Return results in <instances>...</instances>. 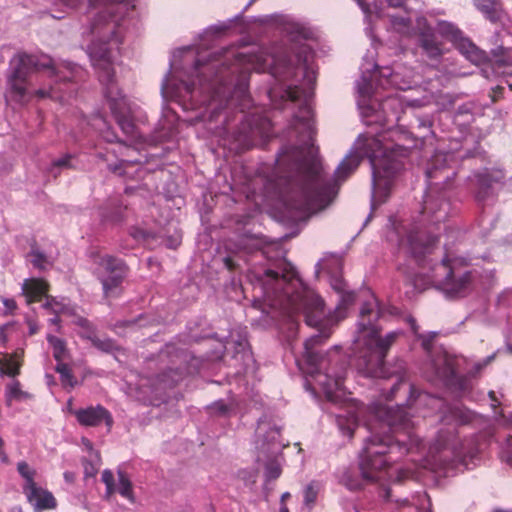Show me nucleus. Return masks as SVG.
Instances as JSON below:
<instances>
[{"label":"nucleus","instance_id":"0e129e2a","mask_svg":"<svg viewBox=\"0 0 512 512\" xmlns=\"http://www.w3.org/2000/svg\"><path fill=\"white\" fill-rule=\"evenodd\" d=\"M400 388H401V386H392L391 387V395H394L395 393H397Z\"/></svg>","mask_w":512,"mask_h":512},{"label":"nucleus","instance_id":"412c9836","mask_svg":"<svg viewBox=\"0 0 512 512\" xmlns=\"http://www.w3.org/2000/svg\"><path fill=\"white\" fill-rule=\"evenodd\" d=\"M283 31L293 42L312 40L315 38L314 30L306 23L287 19L283 23Z\"/></svg>","mask_w":512,"mask_h":512},{"label":"nucleus","instance_id":"69168bd1","mask_svg":"<svg viewBox=\"0 0 512 512\" xmlns=\"http://www.w3.org/2000/svg\"><path fill=\"white\" fill-rule=\"evenodd\" d=\"M164 376H166V373H162L161 375L158 376V381L160 383H163L166 381V379H164Z\"/></svg>","mask_w":512,"mask_h":512},{"label":"nucleus","instance_id":"72a5a7b5","mask_svg":"<svg viewBox=\"0 0 512 512\" xmlns=\"http://www.w3.org/2000/svg\"><path fill=\"white\" fill-rule=\"evenodd\" d=\"M302 89L299 86H288L282 94V98L284 100H289L291 102H296L301 98Z\"/></svg>","mask_w":512,"mask_h":512},{"label":"nucleus","instance_id":"a878e982","mask_svg":"<svg viewBox=\"0 0 512 512\" xmlns=\"http://www.w3.org/2000/svg\"><path fill=\"white\" fill-rule=\"evenodd\" d=\"M492 66L496 70L512 68V48L497 47L492 51Z\"/></svg>","mask_w":512,"mask_h":512},{"label":"nucleus","instance_id":"6e6552de","mask_svg":"<svg viewBox=\"0 0 512 512\" xmlns=\"http://www.w3.org/2000/svg\"><path fill=\"white\" fill-rule=\"evenodd\" d=\"M478 449L472 439L460 441L454 433V427L439 431L437 438L428 447L423 467L433 471L443 470L448 475L450 470L459 466L468 469Z\"/></svg>","mask_w":512,"mask_h":512},{"label":"nucleus","instance_id":"6e6d98bb","mask_svg":"<svg viewBox=\"0 0 512 512\" xmlns=\"http://www.w3.org/2000/svg\"><path fill=\"white\" fill-rule=\"evenodd\" d=\"M382 497L386 501H391V491L390 489L384 488L382 491Z\"/></svg>","mask_w":512,"mask_h":512},{"label":"nucleus","instance_id":"aec40b11","mask_svg":"<svg viewBox=\"0 0 512 512\" xmlns=\"http://www.w3.org/2000/svg\"><path fill=\"white\" fill-rule=\"evenodd\" d=\"M49 288V283L42 278L26 279L22 284V291L26 297L27 304L40 302L46 297Z\"/></svg>","mask_w":512,"mask_h":512},{"label":"nucleus","instance_id":"cd10ccee","mask_svg":"<svg viewBox=\"0 0 512 512\" xmlns=\"http://www.w3.org/2000/svg\"><path fill=\"white\" fill-rule=\"evenodd\" d=\"M320 490V484L316 481L310 482L305 488L303 492L304 496V507L302 508L303 512H310L312 507L314 506L318 493Z\"/></svg>","mask_w":512,"mask_h":512},{"label":"nucleus","instance_id":"5fc2aeb1","mask_svg":"<svg viewBox=\"0 0 512 512\" xmlns=\"http://www.w3.org/2000/svg\"><path fill=\"white\" fill-rule=\"evenodd\" d=\"M174 372H175L176 374H182V373H184V372H186V373H192V372H193V370H192L190 367H187V368L183 369L182 367L177 366V367L175 368V371H174Z\"/></svg>","mask_w":512,"mask_h":512},{"label":"nucleus","instance_id":"4be33fe9","mask_svg":"<svg viewBox=\"0 0 512 512\" xmlns=\"http://www.w3.org/2000/svg\"><path fill=\"white\" fill-rule=\"evenodd\" d=\"M474 5L486 19L495 23L502 19L504 10L499 0H475Z\"/></svg>","mask_w":512,"mask_h":512},{"label":"nucleus","instance_id":"7ed1b4c3","mask_svg":"<svg viewBox=\"0 0 512 512\" xmlns=\"http://www.w3.org/2000/svg\"><path fill=\"white\" fill-rule=\"evenodd\" d=\"M264 276V300L271 308L282 311L290 318L301 314L308 326L319 330V334L305 341L303 357L297 361L299 369L311 377L325 369L324 384H342L348 370L345 358L338 351L324 358L320 355L319 346L331 335L327 325L336 324L345 317L343 311L354 302L355 294L350 291L340 293L335 316L324 320L323 299L301 281L291 263L283 261L276 269L265 270Z\"/></svg>","mask_w":512,"mask_h":512},{"label":"nucleus","instance_id":"864d4df0","mask_svg":"<svg viewBox=\"0 0 512 512\" xmlns=\"http://www.w3.org/2000/svg\"><path fill=\"white\" fill-rule=\"evenodd\" d=\"M3 304L9 310H14L17 307L16 302L13 299H5Z\"/></svg>","mask_w":512,"mask_h":512},{"label":"nucleus","instance_id":"680f3d73","mask_svg":"<svg viewBox=\"0 0 512 512\" xmlns=\"http://www.w3.org/2000/svg\"><path fill=\"white\" fill-rule=\"evenodd\" d=\"M64 478L66 481L70 482L73 480V474L71 472H65L64 473Z\"/></svg>","mask_w":512,"mask_h":512},{"label":"nucleus","instance_id":"20e7f679","mask_svg":"<svg viewBox=\"0 0 512 512\" xmlns=\"http://www.w3.org/2000/svg\"><path fill=\"white\" fill-rule=\"evenodd\" d=\"M120 6L111 4L99 12L91 24L94 39L89 46L91 63L99 81L106 87L105 95L121 130L130 137L136 138V126L130 115L126 100L117 92L114 94L115 69L114 50L123 42L125 18L120 16Z\"/></svg>","mask_w":512,"mask_h":512},{"label":"nucleus","instance_id":"de8ad7c7","mask_svg":"<svg viewBox=\"0 0 512 512\" xmlns=\"http://www.w3.org/2000/svg\"><path fill=\"white\" fill-rule=\"evenodd\" d=\"M27 324H28V327H29V334L30 335H34V334L38 333L39 326H38L36 321H34L32 319H29V320H27Z\"/></svg>","mask_w":512,"mask_h":512},{"label":"nucleus","instance_id":"dca6fc26","mask_svg":"<svg viewBox=\"0 0 512 512\" xmlns=\"http://www.w3.org/2000/svg\"><path fill=\"white\" fill-rule=\"evenodd\" d=\"M247 64H251L253 69L256 71H264L269 67L271 74L278 78L280 81L287 78L286 75L282 76L278 73L276 60L273 56H271L270 62H268V59L264 58L262 55L238 53L234 56V64L232 67H229L228 70H231V72L234 73L238 70V68Z\"/></svg>","mask_w":512,"mask_h":512},{"label":"nucleus","instance_id":"5701e85b","mask_svg":"<svg viewBox=\"0 0 512 512\" xmlns=\"http://www.w3.org/2000/svg\"><path fill=\"white\" fill-rule=\"evenodd\" d=\"M398 506L405 509V512H431L430 498L426 493H417L412 497L410 502L408 499L397 500Z\"/></svg>","mask_w":512,"mask_h":512},{"label":"nucleus","instance_id":"a18cd8bd","mask_svg":"<svg viewBox=\"0 0 512 512\" xmlns=\"http://www.w3.org/2000/svg\"><path fill=\"white\" fill-rule=\"evenodd\" d=\"M491 181L492 180H491L490 176L487 173L480 174L478 176V182L480 183L481 186L489 188L490 185H491Z\"/></svg>","mask_w":512,"mask_h":512},{"label":"nucleus","instance_id":"7c9ffc66","mask_svg":"<svg viewBox=\"0 0 512 512\" xmlns=\"http://www.w3.org/2000/svg\"><path fill=\"white\" fill-rule=\"evenodd\" d=\"M442 421L446 423L455 422V424H465L470 421L469 412L460 407H450L449 415H445Z\"/></svg>","mask_w":512,"mask_h":512},{"label":"nucleus","instance_id":"9b49d317","mask_svg":"<svg viewBox=\"0 0 512 512\" xmlns=\"http://www.w3.org/2000/svg\"><path fill=\"white\" fill-rule=\"evenodd\" d=\"M431 279L435 285L450 295L465 294L472 281L471 271L459 259L445 257L432 268Z\"/></svg>","mask_w":512,"mask_h":512},{"label":"nucleus","instance_id":"b1692460","mask_svg":"<svg viewBox=\"0 0 512 512\" xmlns=\"http://www.w3.org/2000/svg\"><path fill=\"white\" fill-rule=\"evenodd\" d=\"M20 360L17 354L0 355V374L15 377L20 371Z\"/></svg>","mask_w":512,"mask_h":512},{"label":"nucleus","instance_id":"1a4fd4ad","mask_svg":"<svg viewBox=\"0 0 512 512\" xmlns=\"http://www.w3.org/2000/svg\"><path fill=\"white\" fill-rule=\"evenodd\" d=\"M285 444L280 439V429L265 419H260L255 432L254 448L256 461L265 467L266 481L281 475L282 449Z\"/></svg>","mask_w":512,"mask_h":512},{"label":"nucleus","instance_id":"4468645a","mask_svg":"<svg viewBox=\"0 0 512 512\" xmlns=\"http://www.w3.org/2000/svg\"><path fill=\"white\" fill-rule=\"evenodd\" d=\"M441 33L453 41L460 53L470 62L479 65L486 61V53L480 50L472 41L464 38L461 31L452 24L441 25Z\"/></svg>","mask_w":512,"mask_h":512},{"label":"nucleus","instance_id":"f257e3e1","mask_svg":"<svg viewBox=\"0 0 512 512\" xmlns=\"http://www.w3.org/2000/svg\"><path fill=\"white\" fill-rule=\"evenodd\" d=\"M325 401L346 407V412L336 414V423L344 436L352 438L354 430L361 421L371 435L365 440L359 456V467L364 480L378 482L390 480L398 476V470L392 464L404 454L414 449L421 451L424 444L412 432L414 423L409 417L407 408H417L422 404L441 401L418 390V386H408L409 398L406 406L397 404L394 408L381 401L373 402L365 407L362 403L351 399L345 386H319Z\"/></svg>","mask_w":512,"mask_h":512},{"label":"nucleus","instance_id":"bb28decb","mask_svg":"<svg viewBox=\"0 0 512 512\" xmlns=\"http://www.w3.org/2000/svg\"><path fill=\"white\" fill-rule=\"evenodd\" d=\"M195 69L198 73L199 83L201 86L204 85V82H207L209 87L211 86V78L206 77V72H210L211 70H216L215 81H221L223 78V72L219 69V65L213 62L202 65L200 64V61H197Z\"/></svg>","mask_w":512,"mask_h":512},{"label":"nucleus","instance_id":"f8f14e48","mask_svg":"<svg viewBox=\"0 0 512 512\" xmlns=\"http://www.w3.org/2000/svg\"><path fill=\"white\" fill-rule=\"evenodd\" d=\"M94 264L97 265L98 278L103 287L105 298L118 297L121 294V285L129 273L126 262L110 254H92Z\"/></svg>","mask_w":512,"mask_h":512},{"label":"nucleus","instance_id":"39448f33","mask_svg":"<svg viewBox=\"0 0 512 512\" xmlns=\"http://www.w3.org/2000/svg\"><path fill=\"white\" fill-rule=\"evenodd\" d=\"M455 175L456 172L448 165V155L442 153L434 155L426 170V176L430 181H438L433 183L435 187H430L425 195L420 222L412 225L405 236H401V232L397 231L400 236V247L407 248L420 265L423 258L432 252L438 242V237L432 233L429 226L444 222L450 211L447 192L437 187L440 184L447 185Z\"/></svg>","mask_w":512,"mask_h":512},{"label":"nucleus","instance_id":"2eb2a0df","mask_svg":"<svg viewBox=\"0 0 512 512\" xmlns=\"http://www.w3.org/2000/svg\"><path fill=\"white\" fill-rule=\"evenodd\" d=\"M78 423L85 427H97L105 424L108 430L113 426L111 413L101 405L88 406L72 411Z\"/></svg>","mask_w":512,"mask_h":512},{"label":"nucleus","instance_id":"2f4dec72","mask_svg":"<svg viewBox=\"0 0 512 512\" xmlns=\"http://www.w3.org/2000/svg\"><path fill=\"white\" fill-rule=\"evenodd\" d=\"M47 341L53 348L54 358L58 362H60L64 358V355L66 353V344H65L64 340H62L56 336H53V335H48Z\"/></svg>","mask_w":512,"mask_h":512},{"label":"nucleus","instance_id":"09e8293b","mask_svg":"<svg viewBox=\"0 0 512 512\" xmlns=\"http://www.w3.org/2000/svg\"><path fill=\"white\" fill-rule=\"evenodd\" d=\"M224 261V264H225V267L229 270V271H234L236 269V263L233 261V259L231 257H225L223 259Z\"/></svg>","mask_w":512,"mask_h":512},{"label":"nucleus","instance_id":"a19ab883","mask_svg":"<svg viewBox=\"0 0 512 512\" xmlns=\"http://www.w3.org/2000/svg\"><path fill=\"white\" fill-rule=\"evenodd\" d=\"M32 257H33L32 264L34 267L39 268V269L45 268L47 259L43 253H41L39 251H34V252H32Z\"/></svg>","mask_w":512,"mask_h":512},{"label":"nucleus","instance_id":"774afa93","mask_svg":"<svg viewBox=\"0 0 512 512\" xmlns=\"http://www.w3.org/2000/svg\"><path fill=\"white\" fill-rule=\"evenodd\" d=\"M279 512H289L288 508L286 506H282L280 507V511Z\"/></svg>","mask_w":512,"mask_h":512},{"label":"nucleus","instance_id":"4d7b16f0","mask_svg":"<svg viewBox=\"0 0 512 512\" xmlns=\"http://www.w3.org/2000/svg\"><path fill=\"white\" fill-rule=\"evenodd\" d=\"M284 68H285L286 74L290 75V74L294 73V67L292 66V64L290 62L286 63Z\"/></svg>","mask_w":512,"mask_h":512},{"label":"nucleus","instance_id":"393cba45","mask_svg":"<svg viewBox=\"0 0 512 512\" xmlns=\"http://www.w3.org/2000/svg\"><path fill=\"white\" fill-rule=\"evenodd\" d=\"M17 471L24 480V484L22 486L23 493L28 490H31L30 493H32L35 487L38 486L35 482L37 471L25 461L17 463Z\"/></svg>","mask_w":512,"mask_h":512},{"label":"nucleus","instance_id":"9d476101","mask_svg":"<svg viewBox=\"0 0 512 512\" xmlns=\"http://www.w3.org/2000/svg\"><path fill=\"white\" fill-rule=\"evenodd\" d=\"M52 59L47 55L18 53L10 62L11 73L7 78V97L12 101L25 104L28 102V77L32 72L52 68ZM56 74L54 69H51Z\"/></svg>","mask_w":512,"mask_h":512},{"label":"nucleus","instance_id":"ddd939ff","mask_svg":"<svg viewBox=\"0 0 512 512\" xmlns=\"http://www.w3.org/2000/svg\"><path fill=\"white\" fill-rule=\"evenodd\" d=\"M56 74L51 72V68H46L49 76L54 78V84L49 89H38L35 91V96L38 98H52L54 100L64 101L66 95L70 94L74 89V80L80 71V67L72 63H64L60 66L51 64Z\"/></svg>","mask_w":512,"mask_h":512},{"label":"nucleus","instance_id":"6ab92c4d","mask_svg":"<svg viewBox=\"0 0 512 512\" xmlns=\"http://www.w3.org/2000/svg\"><path fill=\"white\" fill-rule=\"evenodd\" d=\"M31 490L24 492L28 502L33 506L36 512L44 510L55 509L57 501L53 494L40 486L35 487L34 491Z\"/></svg>","mask_w":512,"mask_h":512},{"label":"nucleus","instance_id":"e433bc0d","mask_svg":"<svg viewBox=\"0 0 512 512\" xmlns=\"http://www.w3.org/2000/svg\"><path fill=\"white\" fill-rule=\"evenodd\" d=\"M224 349H225V347L221 342L216 343L213 352L205 354V359L207 361L220 360L223 357Z\"/></svg>","mask_w":512,"mask_h":512},{"label":"nucleus","instance_id":"ea45409f","mask_svg":"<svg viewBox=\"0 0 512 512\" xmlns=\"http://www.w3.org/2000/svg\"><path fill=\"white\" fill-rule=\"evenodd\" d=\"M392 24L395 29H398L399 31H405L409 29L411 22L409 18L393 17Z\"/></svg>","mask_w":512,"mask_h":512},{"label":"nucleus","instance_id":"49530a36","mask_svg":"<svg viewBox=\"0 0 512 512\" xmlns=\"http://www.w3.org/2000/svg\"><path fill=\"white\" fill-rule=\"evenodd\" d=\"M409 322H410V324H411L412 331H413V333L415 334V337H416V339H417L418 341H420V340H419V336H420V335H427V334H428V333H419V326L417 325V323H416V320H415V319L410 318Z\"/></svg>","mask_w":512,"mask_h":512},{"label":"nucleus","instance_id":"f704fd0d","mask_svg":"<svg viewBox=\"0 0 512 512\" xmlns=\"http://www.w3.org/2000/svg\"><path fill=\"white\" fill-rule=\"evenodd\" d=\"M501 458L505 463L512 467V436L507 438L504 446L502 447Z\"/></svg>","mask_w":512,"mask_h":512},{"label":"nucleus","instance_id":"c03bdc74","mask_svg":"<svg viewBox=\"0 0 512 512\" xmlns=\"http://www.w3.org/2000/svg\"><path fill=\"white\" fill-rule=\"evenodd\" d=\"M331 285H332L333 289L335 291H337L338 293H342V292L346 291L345 290L346 284H345L344 280L341 278L333 279Z\"/></svg>","mask_w":512,"mask_h":512},{"label":"nucleus","instance_id":"c756f323","mask_svg":"<svg viewBox=\"0 0 512 512\" xmlns=\"http://www.w3.org/2000/svg\"><path fill=\"white\" fill-rule=\"evenodd\" d=\"M6 404L11 406L14 402H23L31 398L28 392L22 391L20 386H7L5 392Z\"/></svg>","mask_w":512,"mask_h":512},{"label":"nucleus","instance_id":"f3484780","mask_svg":"<svg viewBox=\"0 0 512 512\" xmlns=\"http://www.w3.org/2000/svg\"><path fill=\"white\" fill-rule=\"evenodd\" d=\"M118 480L115 481L114 474L106 469L102 472L101 480L106 486V497H110L114 493L118 492L121 496L133 502V491L132 483L127 474L121 470L117 472Z\"/></svg>","mask_w":512,"mask_h":512},{"label":"nucleus","instance_id":"c85d7f7f","mask_svg":"<svg viewBox=\"0 0 512 512\" xmlns=\"http://www.w3.org/2000/svg\"><path fill=\"white\" fill-rule=\"evenodd\" d=\"M97 349L106 352L113 353L119 350L116 342L110 338H100L93 332L86 336Z\"/></svg>","mask_w":512,"mask_h":512},{"label":"nucleus","instance_id":"603ef678","mask_svg":"<svg viewBox=\"0 0 512 512\" xmlns=\"http://www.w3.org/2000/svg\"><path fill=\"white\" fill-rule=\"evenodd\" d=\"M386 2L390 7L399 8L404 5L405 0H386Z\"/></svg>","mask_w":512,"mask_h":512},{"label":"nucleus","instance_id":"bf43d9fd","mask_svg":"<svg viewBox=\"0 0 512 512\" xmlns=\"http://www.w3.org/2000/svg\"><path fill=\"white\" fill-rule=\"evenodd\" d=\"M49 321H50V323H51L52 325H57V326H58V325H59V323H60V317H59V314H55V316H54L53 318H51Z\"/></svg>","mask_w":512,"mask_h":512},{"label":"nucleus","instance_id":"8fccbe9b","mask_svg":"<svg viewBox=\"0 0 512 512\" xmlns=\"http://www.w3.org/2000/svg\"><path fill=\"white\" fill-rule=\"evenodd\" d=\"M317 386H311V385H308V386H304L305 388V391L314 399H316L318 401V395H317V389H316Z\"/></svg>","mask_w":512,"mask_h":512},{"label":"nucleus","instance_id":"4c0bfd02","mask_svg":"<svg viewBox=\"0 0 512 512\" xmlns=\"http://www.w3.org/2000/svg\"><path fill=\"white\" fill-rule=\"evenodd\" d=\"M56 370L62 376L63 382L67 381V382H69V384H72L71 383L72 371H71V368L69 367V365H67L65 363H58Z\"/></svg>","mask_w":512,"mask_h":512},{"label":"nucleus","instance_id":"0eeeda50","mask_svg":"<svg viewBox=\"0 0 512 512\" xmlns=\"http://www.w3.org/2000/svg\"><path fill=\"white\" fill-rule=\"evenodd\" d=\"M379 317L380 309L377 299L373 297L363 303L359 315L357 342L359 344L362 342L364 345L360 357L363 358L366 368L370 372L382 368L390 347L400 334L393 331L381 338V328L376 323Z\"/></svg>","mask_w":512,"mask_h":512},{"label":"nucleus","instance_id":"a211bd4d","mask_svg":"<svg viewBox=\"0 0 512 512\" xmlns=\"http://www.w3.org/2000/svg\"><path fill=\"white\" fill-rule=\"evenodd\" d=\"M418 46L430 60L438 61L444 54L442 42L439 41L436 34L430 30L422 31L419 34Z\"/></svg>","mask_w":512,"mask_h":512},{"label":"nucleus","instance_id":"473e14b6","mask_svg":"<svg viewBox=\"0 0 512 512\" xmlns=\"http://www.w3.org/2000/svg\"><path fill=\"white\" fill-rule=\"evenodd\" d=\"M126 207H122L121 205L115 206L112 212H108L107 209H103L101 212V216L105 221L118 222L123 219V212Z\"/></svg>","mask_w":512,"mask_h":512},{"label":"nucleus","instance_id":"f03ea898","mask_svg":"<svg viewBox=\"0 0 512 512\" xmlns=\"http://www.w3.org/2000/svg\"><path fill=\"white\" fill-rule=\"evenodd\" d=\"M300 111L304 115L295 116L293 125L295 130L303 135L300 139L302 145L283 150L276 159L275 168L279 178L297 188L301 197L299 208H326L337 194L339 184L358 168L362 157H367L372 166L374 195L385 201L390 191L391 179L401 166L399 161L394 159L392 151L384 147L378 138L367 137L360 148V153H351L341 161L335 171L334 181H326L318 148L313 143L316 131L311 109L304 105Z\"/></svg>","mask_w":512,"mask_h":512},{"label":"nucleus","instance_id":"052dcab7","mask_svg":"<svg viewBox=\"0 0 512 512\" xmlns=\"http://www.w3.org/2000/svg\"><path fill=\"white\" fill-rule=\"evenodd\" d=\"M83 443H84L85 447H86L89 451H91V452L93 451L92 443H91L89 440H87V439H83Z\"/></svg>","mask_w":512,"mask_h":512},{"label":"nucleus","instance_id":"e2e57ef3","mask_svg":"<svg viewBox=\"0 0 512 512\" xmlns=\"http://www.w3.org/2000/svg\"><path fill=\"white\" fill-rule=\"evenodd\" d=\"M0 459H1L2 462H7L8 461V456H7V454L4 451L0 452Z\"/></svg>","mask_w":512,"mask_h":512},{"label":"nucleus","instance_id":"79ce46f5","mask_svg":"<svg viewBox=\"0 0 512 512\" xmlns=\"http://www.w3.org/2000/svg\"><path fill=\"white\" fill-rule=\"evenodd\" d=\"M212 412L217 413L219 415H226L229 412V407L223 401L215 402L211 408Z\"/></svg>","mask_w":512,"mask_h":512},{"label":"nucleus","instance_id":"3c124183","mask_svg":"<svg viewBox=\"0 0 512 512\" xmlns=\"http://www.w3.org/2000/svg\"><path fill=\"white\" fill-rule=\"evenodd\" d=\"M499 422L504 425L512 427V412L508 416H506L504 414L501 415V419L499 420Z\"/></svg>","mask_w":512,"mask_h":512},{"label":"nucleus","instance_id":"338daca9","mask_svg":"<svg viewBox=\"0 0 512 512\" xmlns=\"http://www.w3.org/2000/svg\"><path fill=\"white\" fill-rule=\"evenodd\" d=\"M11 512H23V511H22V508H21V507H19V506H15V507H13V508L11 509Z\"/></svg>","mask_w":512,"mask_h":512},{"label":"nucleus","instance_id":"58836bf2","mask_svg":"<svg viewBox=\"0 0 512 512\" xmlns=\"http://www.w3.org/2000/svg\"><path fill=\"white\" fill-rule=\"evenodd\" d=\"M130 235L137 241H146L152 236L149 231H146L139 227H132L130 229Z\"/></svg>","mask_w":512,"mask_h":512},{"label":"nucleus","instance_id":"13d9d810","mask_svg":"<svg viewBox=\"0 0 512 512\" xmlns=\"http://www.w3.org/2000/svg\"><path fill=\"white\" fill-rule=\"evenodd\" d=\"M291 497L289 492H285L281 496V507L285 506V501Z\"/></svg>","mask_w":512,"mask_h":512},{"label":"nucleus","instance_id":"37998d69","mask_svg":"<svg viewBox=\"0 0 512 512\" xmlns=\"http://www.w3.org/2000/svg\"><path fill=\"white\" fill-rule=\"evenodd\" d=\"M71 159H72V156L70 154H67L64 157L55 160L53 162V166L54 167L71 168L72 167V165L70 164Z\"/></svg>","mask_w":512,"mask_h":512},{"label":"nucleus","instance_id":"423d86ee","mask_svg":"<svg viewBox=\"0 0 512 512\" xmlns=\"http://www.w3.org/2000/svg\"><path fill=\"white\" fill-rule=\"evenodd\" d=\"M437 337V332H428L420 335L419 340L432 374L444 384H466L477 379L496 358V353H493L483 360L474 361L462 354L451 353L437 345Z\"/></svg>","mask_w":512,"mask_h":512},{"label":"nucleus","instance_id":"c9c22d12","mask_svg":"<svg viewBox=\"0 0 512 512\" xmlns=\"http://www.w3.org/2000/svg\"><path fill=\"white\" fill-rule=\"evenodd\" d=\"M46 299L45 303L43 304V308L46 310H49L50 312L54 314H59L62 311V305L58 303L53 297L46 295L44 297Z\"/></svg>","mask_w":512,"mask_h":512}]
</instances>
